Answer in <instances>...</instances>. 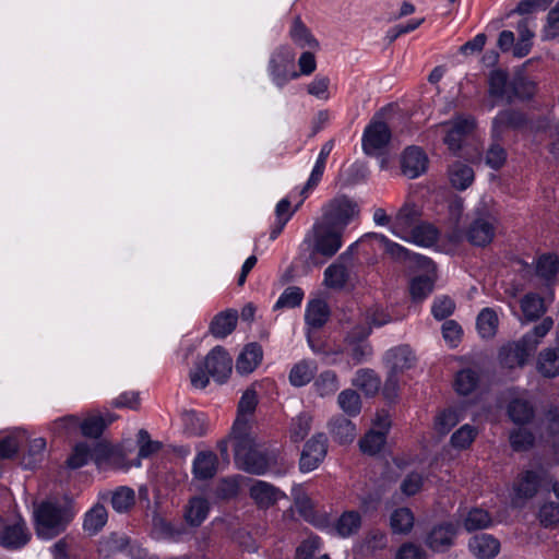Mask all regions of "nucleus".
Masks as SVG:
<instances>
[{
    "instance_id": "nucleus-1",
    "label": "nucleus",
    "mask_w": 559,
    "mask_h": 559,
    "mask_svg": "<svg viewBox=\"0 0 559 559\" xmlns=\"http://www.w3.org/2000/svg\"><path fill=\"white\" fill-rule=\"evenodd\" d=\"M74 516L72 500H47L34 510L35 531L38 537L51 539L61 534Z\"/></svg>"
},
{
    "instance_id": "nucleus-2",
    "label": "nucleus",
    "mask_w": 559,
    "mask_h": 559,
    "mask_svg": "<svg viewBox=\"0 0 559 559\" xmlns=\"http://www.w3.org/2000/svg\"><path fill=\"white\" fill-rule=\"evenodd\" d=\"M498 219L488 202L481 201L474 210L466 230L469 243L477 247L488 246L495 238Z\"/></svg>"
},
{
    "instance_id": "nucleus-3",
    "label": "nucleus",
    "mask_w": 559,
    "mask_h": 559,
    "mask_svg": "<svg viewBox=\"0 0 559 559\" xmlns=\"http://www.w3.org/2000/svg\"><path fill=\"white\" fill-rule=\"evenodd\" d=\"M234 457L239 468L254 475L265 474L276 462V455L273 452L260 450L255 441L236 449Z\"/></svg>"
},
{
    "instance_id": "nucleus-4",
    "label": "nucleus",
    "mask_w": 559,
    "mask_h": 559,
    "mask_svg": "<svg viewBox=\"0 0 559 559\" xmlns=\"http://www.w3.org/2000/svg\"><path fill=\"white\" fill-rule=\"evenodd\" d=\"M551 483L550 475L544 468L528 469L520 473L513 484L514 498L512 503L521 506L534 498L542 488Z\"/></svg>"
},
{
    "instance_id": "nucleus-5",
    "label": "nucleus",
    "mask_w": 559,
    "mask_h": 559,
    "mask_svg": "<svg viewBox=\"0 0 559 559\" xmlns=\"http://www.w3.org/2000/svg\"><path fill=\"white\" fill-rule=\"evenodd\" d=\"M357 242L353 243L324 271L323 284L325 287L334 290L343 289L350 281V274L355 266V249Z\"/></svg>"
},
{
    "instance_id": "nucleus-6",
    "label": "nucleus",
    "mask_w": 559,
    "mask_h": 559,
    "mask_svg": "<svg viewBox=\"0 0 559 559\" xmlns=\"http://www.w3.org/2000/svg\"><path fill=\"white\" fill-rule=\"evenodd\" d=\"M537 342L532 335H524L516 342L503 345L499 350V361L503 367H523L527 358L536 350Z\"/></svg>"
},
{
    "instance_id": "nucleus-7",
    "label": "nucleus",
    "mask_w": 559,
    "mask_h": 559,
    "mask_svg": "<svg viewBox=\"0 0 559 559\" xmlns=\"http://www.w3.org/2000/svg\"><path fill=\"white\" fill-rule=\"evenodd\" d=\"M459 525L451 521L435 523L427 532L424 544L433 552L449 551L455 543Z\"/></svg>"
},
{
    "instance_id": "nucleus-8",
    "label": "nucleus",
    "mask_w": 559,
    "mask_h": 559,
    "mask_svg": "<svg viewBox=\"0 0 559 559\" xmlns=\"http://www.w3.org/2000/svg\"><path fill=\"white\" fill-rule=\"evenodd\" d=\"M357 213L356 203L345 197L337 198L325 206L321 223L344 230L345 226Z\"/></svg>"
},
{
    "instance_id": "nucleus-9",
    "label": "nucleus",
    "mask_w": 559,
    "mask_h": 559,
    "mask_svg": "<svg viewBox=\"0 0 559 559\" xmlns=\"http://www.w3.org/2000/svg\"><path fill=\"white\" fill-rule=\"evenodd\" d=\"M392 133L389 126L372 119L362 134V150L367 155H378L390 143Z\"/></svg>"
},
{
    "instance_id": "nucleus-10",
    "label": "nucleus",
    "mask_w": 559,
    "mask_h": 559,
    "mask_svg": "<svg viewBox=\"0 0 559 559\" xmlns=\"http://www.w3.org/2000/svg\"><path fill=\"white\" fill-rule=\"evenodd\" d=\"M314 250L328 258L333 257L342 246L343 230L323 223L313 226Z\"/></svg>"
},
{
    "instance_id": "nucleus-11",
    "label": "nucleus",
    "mask_w": 559,
    "mask_h": 559,
    "mask_svg": "<svg viewBox=\"0 0 559 559\" xmlns=\"http://www.w3.org/2000/svg\"><path fill=\"white\" fill-rule=\"evenodd\" d=\"M207 373L215 381L223 383L233 370V359L222 346H215L202 361Z\"/></svg>"
},
{
    "instance_id": "nucleus-12",
    "label": "nucleus",
    "mask_w": 559,
    "mask_h": 559,
    "mask_svg": "<svg viewBox=\"0 0 559 559\" xmlns=\"http://www.w3.org/2000/svg\"><path fill=\"white\" fill-rule=\"evenodd\" d=\"M328 452L326 437L323 433L314 435L308 440L300 455L299 467L301 472L316 469L324 460Z\"/></svg>"
},
{
    "instance_id": "nucleus-13",
    "label": "nucleus",
    "mask_w": 559,
    "mask_h": 559,
    "mask_svg": "<svg viewBox=\"0 0 559 559\" xmlns=\"http://www.w3.org/2000/svg\"><path fill=\"white\" fill-rule=\"evenodd\" d=\"M366 237H370L379 241V243L383 247L385 253H388L392 259L397 261H414L419 267L429 271L430 269H435L432 261L424 255L411 253L406 248L401 245L391 241L385 236L380 234H368Z\"/></svg>"
},
{
    "instance_id": "nucleus-14",
    "label": "nucleus",
    "mask_w": 559,
    "mask_h": 559,
    "mask_svg": "<svg viewBox=\"0 0 559 559\" xmlns=\"http://www.w3.org/2000/svg\"><path fill=\"white\" fill-rule=\"evenodd\" d=\"M527 124L526 115L514 108L500 110L492 120V138L500 141L508 130H520Z\"/></svg>"
},
{
    "instance_id": "nucleus-15",
    "label": "nucleus",
    "mask_w": 559,
    "mask_h": 559,
    "mask_svg": "<svg viewBox=\"0 0 559 559\" xmlns=\"http://www.w3.org/2000/svg\"><path fill=\"white\" fill-rule=\"evenodd\" d=\"M428 167V157L426 153L418 146H408L401 156L402 174L415 179L426 173Z\"/></svg>"
},
{
    "instance_id": "nucleus-16",
    "label": "nucleus",
    "mask_w": 559,
    "mask_h": 559,
    "mask_svg": "<svg viewBox=\"0 0 559 559\" xmlns=\"http://www.w3.org/2000/svg\"><path fill=\"white\" fill-rule=\"evenodd\" d=\"M31 532L23 520L5 525L0 531V545L10 550L24 547L31 540Z\"/></svg>"
},
{
    "instance_id": "nucleus-17",
    "label": "nucleus",
    "mask_w": 559,
    "mask_h": 559,
    "mask_svg": "<svg viewBox=\"0 0 559 559\" xmlns=\"http://www.w3.org/2000/svg\"><path fill=\"white\" fill-rule=\"evenodd\" d=\"M293 67L294 56L288 51H278L272 57L270 69L277 86L282 87L289 79L298 76L296 71H290Z\"/></svg>"
},
{
    "instance_id": "nucleus-18",
    "label": "nucleus",
    "mask_w": 559,
    "mask_h": 559,
    "mask_svg": "<svg viewBox=\"0 0 559 559\" xmlns=\"http://www.w3.org/2000/svg\"><path fill=\"white\" fill-rule=\"evenodd\" d=\"M475 120L467 118H459L453 121L444 138L448 148L456 154L463 145L465 139L473 132Z\"/></svg>"
},
{
    "instance_id": "nucleus-19",
    "label": "nucleus",
    "mask_w": 559,
    "mask_h": 559,
    "mask_svg": "<svg viewBox=\"0 0 559 559\" xmlns=\"http://www.w3.org/2000/svg\"><path fill=\"white\" fill-rule=\"evenodd\" d=\"M250 497L259 508L267 509L284 497V493L266 481L257 480L250 488Z\"/></svg>"
},
{
    "instance_id": "nucleus-20",
    "label": "nucleus",
    "mask_w": 559,
    "mask_h": 559,
    "mask_svg": "<svg viewBox=\"0 0 559 559\" xmlns=\"http://www.w3.org/2000/svg\"><path fill=\"white\" fill-rule=\"evenodd\" d=\"M415 355L407 345L390 349L385 355V362L390 370L402 373L415 364Z\"/></svg>"
},
{
    "instance_id": "nucleus-21",
    "label": "nucleus",
    "mask_w": 559,
    "mask_h": 559,
    "mask_svg": "<svg viewBox=\"0 0 559 559\" xmlns=\"http://www.w3.org/2000/svg\"><path fill=\"white\" fill-rule=\"evenodd\" d=\"M263 350L258 343L245 346L236 362V370L241 374L251 373L261 362Z\"/></svg>"
},
{
    "instance_id": "nucleus-22",
    "label": "nucleus",
    "mask_w": 559,
    "mask_h": 559,
    "mask_svg": "<svg viewBox=\"0 0 559 559\" xmlns=\"http://www.w3.org/2000/svg\"><path fill=\"white\" fill-rule=\"evenodd\" d=\"M237 321L238 312L236 310L222 311L213 318L210 324V332L217 338H224L234 332Z\"/></svg>"
},
{
    "instance_id": "nucleus-23",
    "label": "nucleus",
    "mask_w": 559,
    "mask_h": 559,
    "mask_svg": "<svg viewBox=\"0 0 559 559\" xmlns=\"http://www.w3.org/2000/svg\"><path fill=\"white\" fill-rule=\"evenodd\" d=\"M468 546L471 551L481 559L493 558L500 549L499 540L488 534L475 535L469 540Z\"/></svg>"
},
{
    "instance_id": "nucleus-24",
    "label": "nucleus",
    "mask_w": 559,
    "mask_h": 559,
    "mask_svg": "<svg viewBox=\"0 0 559 559\" xmlns=\"http://www.w3.org/2000/svg\"><path fill=\"white\" fill-rule=\"evenodd\" d=\"M352 384L361 390L366 396H374L381 388V379L369 368H362L356 371Z\"/></svg>"
},
{
    "instance_id": "nucleus-25",
    "label": "nucleus",
    "mask_w": 559,
    "mask_h": 559,
    "mask_svg": "<svg viewBox=\"0 0 559 559\" xmlns=\"http://www.w3.org/2000/svg\"><path fill=\"white\" fill-rule=\"evenodd\" d=\"M217 456L211 451L198 453L193 462V474L198 479H210L217 471Z\"/></svg>"
},
{
    "instance_id": "nucleus-26",
    "label": "nucleus",
    "mask_w": 559,
    "mask_h": 559,
    "mask_svg": "<svg viewBox=\"0 0 559 559\" xmlns=\"http://www.w3.org/2000/svg\"><path fill=\"white\" fill-rule=\"evenodd\" d=\"M250 430V418L248 416L237 415V418L231 428V432L229 435V439L234 442V451L241 447H247L251 442H254Z\"/></svg>"
},
{
    "instance_id": "nucleus-27",
    "label": "nucleus",
    "mask_w": 559,
    "mask_h": 559,
    "mask_svg": "<svg viewBox=\"0 0 559 559\" xmlns=\"http://www.w3.org/2000/svg\"><path fill=\"white\" fill-rule=\"evenodd\" d=\"M420 216V211L414 203H405L397 212L394 222V229L397 235L412 230Z\"/></svg>"
},
{
    "instance_id": "nucleus-28",
    "label": "nucleus",
    "mask_w": 559,
    "mask_h": 559,
    "mask_svg": "<svg viewBox=\"0 0 559 559\" xmlns=\"http://www.w3.org/2000/svg\"><path fill=\"white\" fill-rule=\"evenodd\" d=\"M448 174L451 185L457 190H465L474 180L473 168L461 162H454Z\"/></svg>"
},
{
    "instance_id": "nucleus-29",
    "label": "nucleus",
    "mask_w": 559,
    "mask_h": 559,
    "mask_svg": "<svg viewBox=\"0 0 559 559\" xmlns=\"http://www.w3.org/2000/svg\"><path fill=\"white\" fill-rule=\"evenodd\" d=\"M210 511V503L205 498L194 497L190 499L186 512L185 519L191 526H200L206 519Z\"/></svg>"
},
{
    "instance_id": "nucleus-30",
    "label": "nucleus",
    "mask_w": 559,
    "mask_h": 559,
    "mask_svg": "<svg viewBox=\"0 0 559 559\" xmlns=\"http://www.w3.org/2000/svg\"><path fill=\"white\" fill-rule=\"evenodd\" d=\"M536 93V83L528 79L523 71H516L512 75V95L515 99L528 100Z\"/></svg>"
},
{
    "instance_id": "nucleus-31",
    "label": "nucleus",
    "mask_w": 559,
    "mask_h": 559,
    "mask_svg": "<svg viewBox=\"0 0 559 559\" xmlns=\"http://www.w3.org/2000/svg\"><path fill=\"white\" fill-rule=\"evenodd\" d=\"M538 371L546 378L559 376V349L546 348L539 353Z\"/></svg>"
},
{
    "instance_id": "nucleus-32",
    "label": "nucleus",
    "mask_w": 559,
    "mask_h": 559,
    "mask_svg": "<svg viewBox=\"0 0 559 559\" xmlns=\"http://www.w3.org/2000/svg\"><path fill=\"white\" fill-rule=\"evenodd\" d=\"M329 316L330 311L326 302L321 299H314L308 304L305 319L310 326L319 329L325 324Z\"/></svg>"
},
{
    "instance_id": "nucleus-33",
    "label": "nucleus",
    "mask_w": 559,
    "mask_h": 559,
    "mask_svg": "<svg viewBox=\"0 0 559 559\" xmlns=\"http://www.w3.org/2000/svg\"><path fill=\"white\" fill-rule=\"evenodd\" d=\"M330 426L333 439L341 444L352 442L356 436L354 424L344 416L334 418Z\"/></svg>"
},
{
    "instance_id": "nucleus-34",
    "label": "nucleus",
    "mask_w": 559,
    "mask_h": 559,
    "mask_svg": "<svg viewBox=\"0 0 559 559\" xmlns=\"http://www.w3.org/2000/svg\"><path fill=\"white\" fill-rule=\"evenodd\" d=\"M508 414L513 423L524 425L534 417V408L528 401L514 399L508 406Z\"/></svg>"
},
{
    "instance_id": "nucleus-35",
    "label": "nucleus",
    "mask_w": 559,
    "mask_h": 559,
    "mask_svg": "<svg viewBox=\"0 0 559 559\" xmlns=\"http://www.w3.org/2000/svg\"><path fill=\"white\" fill-rule=\"evenodd\" d=\"M109 495L112 509L119 513L128 512L135 504L134 490L129 487L121 486Z\"/></svg>"
},
{
    "instance_id": "nucleus-36",
    "label": "nucleus",
    "mask_w": 559,
    "mask_h": 559,
    "mask_svg": "<svg viewBox=\"0 0 559 559\" xmlns=\"http://www.w3.org/2000/svg\"><path fill=\"white\" fill-rule=\"evenodd\" d=\"M107 510L103 504H95L84 518L83 528L91 535L98 533L107 523Z\"/></svg>"
},
{
    "instance_id": "nucleus-37",
    "label": "nucleus",
    "mask_w": 559,
    "mask_h": 559,
    "mask_svg": "<svg viewBox=\"0 0 559 559\" xmlns=\"http://www.w3.org/2000/svg\"><path fill=\"white\" fill-rule=\"evenodd\" d=\"M414 514L408 508H399L390 518V525L395 534H407L414 526Z\"/></svg>"
},
{
    "instance_id": "nucleus-38",
    "label": "nucleus",
    "mask_w": 559,
    "mask_h": 559,
    "mask_svg": "<svg viewBox=\"0 0 559 559\" xmlns=\"http://www.w3.org/2000/svg\"><path fill=\"white\" fill-rule=\"evenodd\" d=\"M438 235L437 228L431 224L423 223L412 228L409 239L416 245L430 247L437 241Z\"/></svg>"
},
{
    "instance_id": "nucleus-39",
    "label": "nucleus",
    "mask_w": 559,
    "mask_h": 559,
    "mask_svg": "<svg viewBox=\"0 0 559 559\" xmlns=\"http://www.w3.org/2000/svg\"><path fill=\"white\" fill-rule=\"evenodd\" d=\"M498 316L495 310L485 308L477 317V329L481 337H493L498 329Z\"/></svg>"
},
{
    "instance_id": "nucleus-40",
    "label": "nucleus",
    "mask_w": 559,
    "mask_h": 559,
    "mask_svg": "<svg viewBox=\"0 0 559 559\" xmlns=\"http://www.w3.org/2000/svg\"><path fill=\"white\" fill-rule=\"evenodd\" d=\"M332 148H333V142L332 141L326 142L322 146L321 152L319 154V157L317 159V163H316V165H314V167L312 169V173L310 175V178L308 179L306 186L301 190V194L302 195H305V193L309 189L316 187L318 185V182L320 181V179H321V177L323 175V171H324L326 158L330 155Z\"/></svg>"
},
{
    "instance_id": "nucleus-41",
    "label": "nucleus",
    "mask_w": 559,
    "mask_h": 559,
    "mask_svg": "<svg viewBox=\"0 0 559 559\" xmlns=\"http://www.w3.org/2000/svg\"><path fill=\"white\" fill-rule=\"evenodd\" d=\"M521 309L528 321L537 320L546 311L544 299L536 294H527L521 300Z\"/></svg>"
},
{
    "instance_id": "nucleus-42",
    "label": "nucleus",
    "mask_w": 559,
    "mask_h": 559,
    "mask_svg": "<svg viewBox=\"0 0 559 559\" xmlns=\"http://www.w3.org/2000/svg\"><path fill=\"white\" fill-rule=\"evenodd\" d=\"M491 522V516L486 510L480 508H473L464 518L463 525L466 531L473 532L487 528Z\"/></svg>"
},
{
    "instance_id": "nucleus-43",
    "label": "nucleus",
    "mask_w": 559,
    "mask_h": 559,
    "mask_svg": "<svg viewBox=\"0 0 559 559\" xmlns=\"http://www.w3.org/2000/svg\"><path fill=\"white\" fill-rule=\"evenodd\" d=\"M361 525V518L356 511L344 512L337 520L335 528L342 537L357 533Z\"/></svg>"
},
{
    "instance_id": "nucleus-44",
    "label": "nucleus",
    "mask_w": 559,
    "mask_h": 559,
    "mask_svg": "<svg viewBox=\"0 0 559 559\" xmlns=\"http://www.w3.org/2000/svg\"><path fill=\"white\" fill-rule=\"evenodd\" d=\"M385 439H386L385 431H377L376 429H371L360 440V442H359L360 450L366 454L374 455L382 450V448L385 443Z\"/></svg>"
},
{
    "instance_id": "nucleus-45",
    "label": "nucleus",
    "mask_w": 559,
    "mask_h": 559,
    "mask_svg": "<svg viewBox=\"0 0 559 559\" xmlns=\"http://www.w3.org/2000/svg\"><path fill=\"white\" fill-rule=\"evenodd\" d=\"M316 373V368L308 361H299L289 372V381L294 386H302L309 383Z\"/></svg>"
},
{
    "instance_id": "nucleus-46",
    "label": "nucleus",
    "mask_w": 559,
    "mask_h": 559,
    "mask_svg": "<svg viewBox=\"0 0 559 559\" xmlns=\"http://www.w3.org/2000/svg\"><path fill=\"white\" fill-rule=\"evenodd\" d=\"M435 280L430 275H419L414 277L409 284V292L414 301H421L433 289Z\"/></svg>"
},
{
    "instance_id": "nucleus-47",
    "label": "nucleus",
    "mask_w": 559,
    "mask_h": 559,
    "mask_svg": "<svg viewBox=\"0 0 559 559\" xmlns=\"http://www.w3.org/2000/svg\"><path fill=\"white\" fill-rule=\"evenodd\" d=\"M313 385L320 396L333 395L338 390L337 374L332 370L323 371L316 379Z\"/></svg>"
},
{
    "instance_id": "nucleus-48",
    "label": "nucleus",
    "mask_w": 559,
    "mask_h": 559,
    "mask_svg": "<svg viewBox=\"0 0 559 559\" xmlns=\"http://www.w3.org/2000/svg\"><path fill=\"white\" fill-rule=\"evenodd\" d=\"M106 427V418L100 414L91 415L80 423L81 432L87 438H99Z\"/></svg>"
},
{
    "instance_id": "nucleus-49",
    "label": "nucleus",
    "mask_w": 559,
    "mask_h": 559,
    "mask_svg": "<svg viewBox=\"0 0 559 559\" xmlns=\"http://www.w3.org/2000/svg\"><path fill=\"white\" fill-rule=\"evenodd\" d=\"M478 374L472 369H463L455 377L454 386L457 393L462 395L469 394L478 383Z\"/></svg>"
},
{
    "instance_id": "nucleus-50",
    "label": "nucleus",
    "mask_w": 559,
    "mask_h": 559,
    "mask_svg": "<svg viewBox=\"0 0 559 559\" xmlns=\"http://www.w3.org/2000/svg\"><path fill=\"white\" fill-rule=\"evenodd\" d=\"M337 402L340 407L344 411V413H346L349 416H356L360 412V396L356 391L352 389L342 391L338 394Z\"/></svg>"
},
{
    "instance_id": "nucleus-51",
    "label": "nucleus",
    "mask_w": 559,
    "mask_h": 559,
    "mask_svg": "<svg viewBox=\"0 0 559 559\" xmlns=\"http://www.w3.org/2000/svg\"><path fill=\"white\" fill-rule=\"evenodd\" d=\"M290 34L293 39L301 47H319L318 40L311 35L310 31L306 27L299 17L295 19Z\"/></svg>"
},
{
    "instance_id": "nucleus-52",
    "label": "nucleus",
    "mask_w": 559,
    "mask_h": 559,
    "mask_svg": "<svg viewBox=\"0 0 559 559\" xmlns=\"http://www.w3.org/2000/svg\"><path fill=\"white\" fill-rule=\"evenodd\" d=\"M509 73L502 69H495L488 74V94L490 97L497 98L503 96L506 91L502 90L503 84H507Z\"/></svg>"
},
{
    "instance_id": "nucleus-53",
    "label": "nucleus",
    "mask_w": 559,
    "mask_h": 559,
    "mask_svg": "<svg viewBox=\"0 0 559 559\" xmlns=\"http://www.w3.org/2000/svg\"><path fill=\"white\" fill-rule=\"evenodd\" d=\"M534 435L526 429L519 428L510 435L511 447L516 452L530 450L534 445Z\"/></svg>"
},
{
    "instance_id": "nucleus-54",
    "label": "nucleus",
    "mask_w": 559,
    "mask_h": 559,
    "mask_svg": "<svg viewBox=\"0 0 559 559\" xmlns=\"http://www.w3.org/2000/svg\"><path fill=\"white\" fill-rule=\"evenodd\" d=\"M559 270V260L557 255L544 254L542 255L536 265V273L538 276L549 280L554 277Z\"/></svg>"
},
{
    "instance_id": "nucleus-55",
    "label": "nucleus",
    "mask_w": 559,
    "mask_h": 559,
    "mask_svg": "<svg viewBox=\"0 0 559 559\" xmlns=\"http://www.w3.org/2000/svg\"><path fill=\"white\" fill-rule=\"evenodd\" d=\"M304 292L297 286L287 287L276 301L274 308H294L301 304Z\"/></svg>"
},
{
    "instance_id": "nucleus-56",
    "label": "nucleus",
    "mask_w": 559,
    "mask_h": 559,
    "mask_svg": "<svg viewBox=\"0 0 559 559\" xmlns=\"http://www.w3.org/2000/svg\"><path fill=\"white\" fill-rule=\"evenodd\" d=\"M311 428V416L308 414H300L293 420L290 426V439L294 442H300L306 438Z\"/></svg>"
},
{
    "instance_id": "nucleus-57",
    "label": "nucleus",
    "mask_w": 559,
    "mask_h": 559,
    "mask_svg": "<svg viewBox=\"0 0 559 559\" xmlns=\"http://www.w3.org/2000/svg\"><path fill=\"white\" fill-rule=\"evenodd\" d=\"M477 432L469 425L462 426L451 437V444L457 449H466L474 441Z\"/></svg>"
},
{
    "instance_id": "nucleus-58",
    "label": "nucleus",
    "mask_w": 559,
    "mask_h": 559,
    "mask_svg": "<svg viewBox=\"0 0 559 559\" xmlns=\"http://www.w3.org/2000/svg\"><path fill=\"white\" fill-rule=\"evenodd\" d=\"M486 153V164L492 169L501 168L507 160V151L495 140Z\"/></svg>"
},
{
    "instance_id": "nucleus-59",
    "label": "nucleus",
    "mask_w": 559,
    "mask_h": 559,
    "mask_svg": "<svg viewBox=\"0 0 559 559\" xmlns=\"http://www.w3.org/2000/svg\"><path fill=\"white\" fill-rule=\"evenodd\" d=\"M91 457V449L85 442L78 443L73 453L68 457L67 465L70 468H79L85 465Z\"/></svg>"
},
{
    "instance_id": "nucleus-60",
    "label": "nucleus",
    "mask_w": 559,
    "mask_h": 559,
    "mask_svg": "<svg viewBox=\"0 0 559 559\" xmlns=\"http://www.w3.org/2000/svg\"><path fill=\"white\" fill-rule=\"evenodd\" d=\"M457 412L454 409H445L436 418V429L439 433H448L459 423Z\"/></svg>"
},
{
    "instance_id": "nucleus-61",
    "label": "nucleus",
    "mask_w": 559,
    "mask_h": 559,
    "mask_svg": "<svg viewBox=\"0 0 559 559\" xmlns=\"http://www.w3.org/2000/svg\"><path fill=\"white\" fill-rule=\"evenodd\" d=\"M258 405V395L255 390L253 389H247L239 403H238V414L237 415H243V416H251L255 407Z\"/></svg>"
},
{
    "instance_id": "nucleus-62",
    "label": "nucleus",
    "mask_w": 559,
    "mask_h": 559,
    "mask_svg": "<svg viewBox=\"0 0 559 559\" xmlns=\"http://www.w3.org/2000/svg\"><path fill=\"white\" fill-rule=\"evenodd\" d=\"M539 520L546 527L559 524V503H545L539 510Z\"/></svg>"
},
{
    "instance_id": "nucleus-63",
    "label": "nucleus",
    "mask_w": 559,
    "mask_h": 559,
    "mask_svg": "<svg viewBox=\"0 0 559 559\" xmlns=\"http://www.w3.org/2000/svg\"><path fill=\"white\" fill-rule=\"evenodd\" d=\"M319 547V537L310 536L297 547L295 559H313L314 554L317 552Z\"/></svg>"
},
{
    "instance_id": "nucleus-64",
    "label": "nucleus",
    "mask_w": 559,
    "mask_h": 559,
    "mask_svg": "<svg viewBox=\"0 0 559 559\" xmlns=\"http://www.w3.org/2000/svg\"><path fill=\"white\" fill-rule=\"evenodd\" d=\"M559 35V1L548 12L547 24L544 28V38L554 39Z\"/></svg>"
}]
</instances>
